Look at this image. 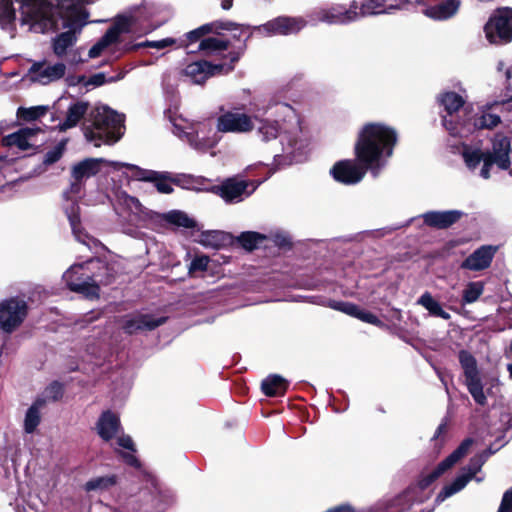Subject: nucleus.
<instances>
[{
  "label": "nucleus",
  "instance_id": "nucleus-1",
  "mask_svg": "<svg viewBox=\"0 0 512 512\" xmlns=\"http://www.w3.org/2000/svg\"><path fill=\"white\" fill-rule=\"evenodd\" d=\"M276 120H260L257 135L264 142L279 139L281 152L274 154L277 165H289L305 159L307 141L302 137L299 117L287 103L275 105Z\"/></svg>",
  "mask_w": 512,
  "mask_h": 512
},
{
  "label": "nucleus",
  "instance_id": "nucleus-2",
  "mask_svg": "<svg viewBox=\"0 0 512 512\" xmlns=\"http://www.w3.org/2000/svg\"><path fill=\"white\" fill-rule=\"evenodd\" d=\"M396 130L381 122L363 125L357 134L354 151L357 160L378 177L392 156L397 143Z\"/></svg>",
  "mask_w": 512,
  "mask_h": 512
},
{
  "label": "nucleus",
  "instance_id": "nucleus-3",
  "mask_svg": "<svg viewBox=\"0 0 512 512\" xmlns=\"http://www.w3.org/2000/svg\"><path fill=\"white\" fill-rule=\"evenodd\" d=\"M63 281L73 292L87 298L99 296L100 286L108 285L114 279L113 269L100 259L70 266L63 274Z\"/></svg>",
  "mask_w": 512,
  "mask_h": 512
},
{
  "label": "nucleus",
  "instance_id": "nucleus-4",
  "mask_svg": "<svg viewBox=\"0 0 512 512\" xmlns=\"http://www.w3.org/2000/svg\"><path fill=\"white\" fill-rule=\"evenodd\" d=\"M89 122L90 124L83 128L84 136L95 147L102 144H113L123 134V115L107 106L95 107L90 114Z\"/></svg>",
  "mask_w": 512,
  "mask_h": 512
},
{
  "label": "nucleus",
  "instance_id": "nucleus-5",
  "mask_svg": "<svg viewBox=\"0 0 512 512\" xmlns=\"http://www.w3.org/2000/svg\"><path fill=\"white\" fill-rule=\"evenodd\" d=\"M96 428L99 436L105 441H109L117 436L118 446L127 450L126 452H121L124 461L130 466L136 468L140 467V463L134 455L135 446L131 437L128 435H118L120 431V421L116 414L111 411L103 412L98 419Z\"/></svg>",
  "mask_w": 512,
  "mask_h": 512
},
{
  "label": "nucleus",
  "instance_id": "nucleus-6",
  "mask_svg": "<svg viewBox=\"0 0 512 512\" xmlns=\"http://www.w3.org/2000/svg\"><path fill=\"white\" fill-rule=\"evenodd\" d=\"M358 8L356 1H352L348 7L343 4H333L314 9L308 14V18L313 25L320 22L329 25H347L359 20Z\"/></svg>",
  "mask_w": 512,
  "mask_h": 512
},
{
  "label": "nucleus",
  "instance_id": "nucleus-7",
  "mask_svg": "<svg viewBox=\"0 0 512 512\" xmlns=\"http://www.w3.org/2000/svg\"><path fill=\"white\" fill-rule=\"evenodd\" d=\"M491 150L486 152L484 165L480 170V176L484 179L490 177V168L496 165L501 170H507L511 165V141L503 133H496L491 140Z\"/></svg>",
  "mask_w": 512,
  "mask_h": 512
},
{
  "label": "nucleus",
  "instance_id": "nucleus-8",
  "mask_svg": "<svg viewBox=\"0 0 512 512\" xmlns=\"http://www.w3.org/2000/svg\"><path fill=\"white\" fill-rule=\"evenodd\" d=\"M127 163L108 161L103 158H86L72 166L71 175L74 183L71 185V192L78 194L81 190L80 183L96 175L103 167H110L114 170L126 169Z\"/></svg>",
  "mask_w": 512,
  "mask_h": 512
},
{
  "label": "nucleus",
  "instance_id": "nucleus-9",
  "mask_svg": "<svg viewBox=\"0 0 512 512\" xmlns=\"http://www.w3.org/2000/svg\"><path fill=\"white\" fill-rule=\"evenodd\" d=\"M485 34L492 44H504L512 40V9L500 8L485 25Z\"/></svg>",
  "mask_w": 512,
  "mask_h": 512
},
{
  "label": "nucleus",
  "instance_id": "nucleus-10",
  "mask_svg": "<svg viewBox=\"0 0 512 512\" xmlns=\"http://www.w3.org/2000/svg\"><path fill=\"white\" fill-rule=\"evenodd\" d=\"M28 307L26 301L20 298H9L0 302V330L12 333L24 321Z\"/></svg>",
  "mask_w": 512,
  "mask_h": 512
},
{
  "label": "nucleus",
  "instance_id": "nucleus-11",
  "mask_svg": "<svg viewBox=\"0 0 512 512\" xmlns=\"http://www.w3.org/2000/svg\"><path fill=\"white\" fill-rule=\"evenodd\" d=\"M45 131L40 127H24L2 138L3 146L20 151L36 150L45 142Z\"/></svg>",
  "mask_w": 512,
  "mask_h": 512
},
{
  "label": "nucleus",
  "instance_id": "nucleus-12",
  "mask_svg": "<svg viewBox=\"0 0 512 512\" xmlns=\"http://www.w3.org/2000/svg\"><path fill=\"white\" fill-rule=\"evenodd\" d=\"M490 454V451H484L483 453L474 456L470 460L467 468L464 469V471L458 477H456L453 482L443 487V489L437 495L436 500L438 502H443L447 498L461 491L467 485V483L481 470V467L490 456Z\"/></svg>",
  "mask_w": 512,
  "mask_h": 512
},
{
  "label": "nucleus",
  "instance_id": "nucleus-13",
  "mask_svg": "<svg viewBox=\"0 0 512 512\" xmlns=\"http://www.w3.org/2000/svg\"><path fill=\"white\" fill-rule=\"evenodd\" d=\"M257 188L253 181L236 177L227 178L220 185L213 187V192L226 203H239L249 197Z\"/></svg>",
  "mask_w": 512,
  "mask_h": 512
},
{
  "label": "nucleus",
  "instance_id": "nucleus-14",
  "mask_svg": "<svg viewBox=\"0 0 512 512\" xmlns=\"http://www.w3.org/2000/svg\"><path fill=\"white\" fill-rule=\"evenodd\" d=\"M161 10L162 8L154 2L145 1L139 7L132 9L128 15L118 17L116 21L126 23L125 33L130 32L135 26L151 31L160 25V23L150 24V21L159 15Z\"/></svg>",
  "mask_w": 512,
  "mask_h": 512
},
{
  "label": "nucleus",
  "instance_id": "nucleus-15",
  "mask_svg": "<svg viewBox=\"0 0 512 512\" xmlns=\"http://www.w3.org/2000/svg\"><path fill=\"white\" fill-rule=\"evenodd\" d=\"M307 24L308 21L303 17L279 16L254 29L267 37L287 36L300 32Z\"/></svg>",
  "mask_w": 512,
  "mask_h": 512
},
{
  "label": "nucleus",
  "instance_id": "nucleus-16",
  "mask_svg": "<svg viewBox=\"0 0 512 512\" xmlns=\"http://www.w3.org/2000/svg\"><path fill=\"white\" fill-rule=\"evenodd\" d=\"M254 129L253 117L244 113L221 110L216 120V130L220 133H249Z\"/></svg>",
  "mask_w": 512,
  "mask_h": 512
},
{
  "label": "nucleus",
  "instance_id": "nucleus-17",
  "mask_svg": "<svg viewBox=\"0 0 512 512\" xmlns=\"http://www.w3.org/2000/svg\"><path fill=\"white\" fill-rule=\"evenodd\" d=\"M66 70V64L63 62H35L28 70V77L32 82L47 85L62 79Z\"/></svg>",
  "mask_w": 512,
  "mask_h": 512
},
{
  "label": "nucleus",
  "instance_id": "nucleus-18",
  "mask_svg": "<svg viewBox=\"0 0 512 512\" xmlns=\"http://www.w3.org/2000/svg\"><path fill=\"white\" fill-rule=\"evenodd\" d=\"M233 70L232 64H210L207 61H196L188 64L184 75L194 84H202L209 77L218 74H227Z\"/></svg>",
  "mask_w": 512,
  "mask_h": 512
},
{
  "label": "nucleus",
  "instance_id": "nucleus-19",
  "mask_svg": "<svg viewBox=\"0 0 512 512\" xmlns=\"http://www.w3.org/2000/svg\"><path fill=\"white\" fill-rule=\"evenodd\" d=\"M369 169L355 160H342L334 164L331 169L333 178L341 183L352 185L360 182Z\"/></svg>",
  "mask_w": 512,
  "mask_h": 512
},
{
  "label": "nucleus",
  "instance_id": "nucleus-20",
  "mask_svg": "<svg viewBox=\"0 0 512 512\" xmlns=\"http://www.w3.org/2000/svg\"><path fill=\"white\" fill-rule=\"evenodd\" d=\"M126 170L130 172L128 176L135 180L154 182L155 187L160 193L170 194L173 192V187L170 183L171 176L168 172L146 170L128 163Z\"/></svg>",
  "mask_w": 512,
  "mask_h": 512
},
{
  "label": "nucleus",
  "instance_id": "nucleus-21",
  "mask_svg": "<svg viewBox=\"0 0 512 512\" xmlns=\"http://www.w3.org/2000/svg\"><path fill=\"white\" fill-rule=\"evenodd\" d=\"M425 0H394V3L386 5L384 0H363L358 8L359 19L361 17L391 14L396 10L407 8L408 5L414 3H423Z\"/></svg>",
  "mask_w": 512,
  "mask_h": 512
},
{
  "label": "nucleus",
  "instance_id": "nucleus-22",
  "mask_svg": "<svg viewBox=\"0 0 512 512\" xmlns=\"http://www.w3.org/2000/svg\"><path fill=\"white\" fill-rule=\"evenodd\" d=\"M64 196L67 199V204L65 205V213L70 222L71 229L75 238L82 244L86 245L89 249H92L93 247L97 246V241L86 233L82 232L79 218V206L75 203L74 200L68 197V193H65Z\"/></svg>",
  "mask_w": 512,
  "mask_h": 512
},
{
  "label": "nucleus",
  "instance_id": "nucleus-23",
  "mask_svg": "<svg viewBox=\"0 0 512 512\" xmlns=\"http://www.w3.org/2000/svg\"><path fill=\"white\" fill-rule=\"evenodd\" d=\"M496 251L495 246L483 245L462 262L461 268L471 271L484 270L490 266Z\"/></svg>",
  "mask_w": 512,
  "mask_h": 512
},
{
  "label": "nucleus",
  "instance_id": "nucleus-24",
  "mask_svg": "<svg viewBox=\"0 0 512 512\" xmlns=\"http://www.w3.org/2000/svg\"><path fill=\"white\" fill-rule=\"evenodd\" d=\"M126 23L124 21H116L106 33L95 43L89 50V58H96L100 56L108 47L116 43L119 36L125 33Z\"/></svg>",
  "mask_w": 512,
  "mask_h": 512
},
{
  "label": "nucleus",
  "instance_id": "nucleus-25",
  "mask_svg": "<svg viewBox=\"0 0 512 512\" xmlns=\"http://www.w3.org/2000/svg\"><path fill=\"white\" fill-rule=\"evenodd\" d=\"M165 321V317L155 318L149 314H137L125 320L123 329L129 334H133L139 331L153 330L164 324Z\"/></svg>",
  "mask_w": 512,
  "mask_h": 512
},
{
  "label": "nucleus",
  "instance_id": "nucleus-26",
  "mask_svg": "<svg viewBox=\"0 0 512 512\" xmlns=\"http://www.w3.org/2000/svg\"><path fill=\"white\" fill-rule=\"evenodd\" d=\"M463 214L460 210L430 211L423 214V220L428 226L445 229L459 221Z\"/></svg>",
  "mask_w": 512,
  "mask_h": 512
},
{
  "label": "nucleus",
  "instance_id": "nucleus-27",
  "mask_svg": "<svg viewBox=\"0 0 512 512\" xmlns=\"http://www.w3.org/2000/svg\"><path fill=\"white\" fill-rule=\"evenodd\" d=\"M460 5V0H446L438 5L427 7L423 13L433 20L444 21L453 17Z\"/></svg>",
  "mask_w": 512,
  "mask_h": 512
},
{
  "label": "nucleus",
  "instance_id": "nucleus-28",
  "mask_svg": "<svg viewBox=\"0 0 512 512\" xmlns=\"http://www.w3.org/2000/svg\"><path fill=\"white\" fill-rule=\"evenodd\" d=\"M88 108L89 104L85 101L72 103L67 109L65 119L58 125L59 130L66 131L77 126L80 120L86 115Z\"/></svg>",
  "mask_w": 512,
  "mask_h": 512
},
{
  "label": "nucleus",
  "instance_id": "nucleus-29",
  "mask_svg": "<svg viewBox=\"0 0 512 512\" xmlns=\"http://www.w3.org/2000/svg\"><path fill=\"white\" fill-rule=\"evenodd\" d=\"M471 445H472L471 439L464 440L453 453H451L445 460H443L437 466V468L431 474V481L438 478L446 470H448L455 463H457L464 455H466V453L468 452Z\"/></svg>",
  "mask_w": 512,
  "mask_h": 512
},
{
  "label": "nucleus",
  "instance_id": "nucleus-30",
  "mask_svg": "<svg viewBox=\"0 0 512 512\" xmlns=\"http://www.w3.org/2000/svg\"><path fill=\"white\" fill-rule=\"evenodd\" d=\"M235 25L230 21H214L204 24L186 34L190 42H195L209 33L219 34V29H232Z\"/></svg>",
  "mask_w": 512,
  "mask_h": 512
},
{
  "label": "nucleus",
  "instance_id": "nucleus-31",
  "mask_svg": "<svg viewBox=\"0 0 512 512\" xmlns=\"http://www.w3.org/2000/svg\"><path fill=\"white\" fill-rule=\"evenodd\" d=\"M189 144L196 150L206 151L216 145L217 139L209 136L205 127H199L197 130L187 134Z\"/></svg>",
  "mask_w": 512,
  "mask_h": 512
},
{
  "label": "nucleus",
  "instance_id": "nucleus-32",
  "mask_svg": "<svg viewBox=\"0 0 512 512\" xmlns=\"http://www.w3.org/2000/svg\"><path fill=\"white\" fill-rule=\"evenodd\" d=\"M118 202L121 206L130 211L131 221L134 223H137L147 214L140 201L125 192H121L118 195Z\"/></svg>",
  "mask_w": 512,
  "mask_h": 512
},
{
  "label": "nucleus",
  "instance_id": "nucleus-33",
  "mask_svg": "<svg viewBox=\"0 0 512 512\" xmlns=\"http://www.w3.org/2000/svg\"><path fill=\"white\" fill-rule=\"evenodd\" d=\"M288 387V382L282 376L274 374L266 377L261 384L262 391L267 396L283 395Z\"/></svg>",
  "mask_w": 512,
  "mask_h": 512
},
{
  "label": "nucleus",
  "instance_id": "nucleus-34",
  "mask_svg": "<svg viewBox=\"0 0 512 512\" xmlns=\"http://www.w3.org/2000/svg\"><path fill=\"white\" fill-rule=\"evenodd\" d=\"M45 405V400L38 398L27 410L24 419V430L26 433H33L41 421L40 410Z\"/></svg>",
  "mask_w": 512,
  "mask_h": 512
},
{
  "label": "nucleus",
  "instance_id": "nucleus-35",
  "mask_svg": "<svg viewBox=\"0 0 512 512\" xmlns=\"http://www.w3.org/2000/svg\"><path fill=\"white\" fill-rule=\"evenodd\" d=\"M417 304L424 307L432 316L440 317L444 320L450 319V314L442 308L441 304L429 292L422 294L417 300Z\"/></svg>",
  "mask_w": 512,
  "mask_h": 512
},
{
  "label": "nucleus",
  "instance_id": "nucleus-36",
  "mask_svg": "<svg viewBox=\"0 0 512 512\" xmlns=\"http://www.w3.org/2000/svg\"><path fill=\"white\" fill-rule=\"evenodd\" d=\"M229 42L219 37H208L199 44V50L206 56L218 55L227 50Z\"/></svg>",
  "mask_w": 512,
  "mask_h": 512
},
{
  "label": "nucleus",
  "instance_id": "nucleus-37",
  "mask_svg": "<svg viewBox=\"0 0 512 512\" xmlns=\"http://www.w3.org/2000/svg\"><path fill=\"white\" fill-rule=\"evenodd\" d=\"M439 101L447 112V115L452 117L453 113L457 112L464 104L463 98L455 92L443 93Z\"/></svg>",
  "mask_w": 512,
  "mask_h": 512
},
{
  "label": "nucleus",
  "instance_id": "nucleus-38",
  "mask_svg": "<svg viewBox=\"0 0 512 512\" xmlns=\"http://www.w3.org/2000/svg\"><path fill=\"white\" fill-rule=\"evenodd\" d=\"M49 107L45 105L32 106V107H19L17 109V118L26 122H31L40 119L48 112Z\"/></svg>",
  "mask_w": 512,
  "mask_h": 512
},
{
  "label": "nucleus",
  "instance_id": "nucleus-39",
  "mask_svg": "<svg viewBox=\"0 0 512 512\" xmlns=\"http://www.w3.org/2000/svg\"><path fill=\"white\" fill-rule=\"evenodd\" d=\"M462 156H463L466 166L470 170H475L481 162L484 163V158L486 156V152H483L479 148H472L469 146H464L463 151H462Z\"/></svg>",
  "mask_w": 512,
  "mask_h": 512
},
{
  "label": "nucleus",
  "instance_id": "nucleus-40",
  "mask_svg": "<svg viewBox=\"0 0 512 512\" xmlns=\"http://www.w3.org/2000/svg\"><path fill=\"white\" fill-rule=\"evenodd\" d=\"M459 362L464 370L465 380L473 379L479 376L475 358L467 351H460Z\"/></svg>",
  "mask_w": 512,
  "mask_h": 512
},
{
  "label": "nucleus",
  "instance_id": "nucleus-41",
  "mask_svg": "<svg viewBox=\"0 0 512 512\" xmlns=\"http://www.w3.org/2000/svg\"><path fill=\"white\" fill-rule=\"evenodd\" d=\"M500 117L491 113L489 109H483L474 119V127L478 129H492L500 123Z\"/></svg>",
  "mask_w": 512,
  "mask_h": 512
},
{
  "label": "nucleus",
  "instance_id": "nucleus-42",
  "mask_svg": "<svg viewBox=\"0 0 512 512\" xmlns=\"http://www.w3.org/2000/svg\"><path fill=\"white\" fill-rule=\"evenodd\" d=\"M484 291V283L481 281L469 282L462 293L463 304L476 302Z\"/></svg>",
  "mask_w": 512,
  "mask_h": 512
},
{
  "label": "nucleus",
  "instance_id": "nucleus-43",
  "mask_svg": "<svg viewBox=\"0 0 512 512\" xmlns=\"http://www.w3.org/2000/svg\"><path fill=\"white\" fill-rule=\"evenodd\" d=\"M164 219L173 225L184 227V228H193L195 227V221L190 218L185 212L179 210H173L164 215Z\"/></svg>",
  "mask_w": 512,
  "mask_h": 512
},
{
  "label": "nucleus",
  "instance_id": "nucleus-44",
  "mask_svg": "<svg viewBox=\"0 0 512 512\" xmlns=\"http://www.w3.org/2000/svg\"><path fill=\"white\" fill-rule=\"evenodd\" d=\"M267 240V236L258 232H243L239 237L238 241L246 250H253L258 248L264 241Z\"/></svg>",
  "mask_w": 512,
  "mask_h": 512
},
{
  "label": "nucleus",
  "instance_id": "nucleus-45",
  "mask_svg": "<svg viewBox=\"0 0 512 512\" xmlns=\"http://www.w3.org/2000/svg\"><path fill=\"white\" fill-rule=\"evenodd\" d=\"M465 383L474 401L479 405H485L487 399L483 391V386L479 376L473 379L465 380Z\"/></svg>",
  "mask_w": 512,
  "mask_h": 512
},
{
  "label": "nucleus",
  "instance_id": "nucleus-46",
  "mask_svg": "<svg viewBox=\"0 0 512 512\" xmlns=\"http://www.w3.org/2000/svg\"><path fill=\"white\" fill-rule=\"evenodd\" d=\"M116 478L115 476H101L94 479H91L85 484L86 491H101L108 489L109 487L115 485Z\"/></svg>",
  "mask_w": 512,
  "mask_h": 512
},
{
  "label": "nucleus",
  "instance_id": "nucleus-47",
  "mask_svg": "<svg viewBox=\"0 0 512 512\" xmlns=\"http://www.w3.org/2000/svg\"><path fill=\"white\" fill-rule=\"evenodd\" d=\"M328 306L334 310L343 312L349 316H356V313L358 312V306L345 301H330Z\"/></svg>",
  "mask_w": 512,
  "mask_h": 512
},
{
  "label": "nucleus",
  "instance_id": "nucleus-48",
  "mask_svg": "<svg viewBox=\"0 0 512 512\" xmlns=\"http://www.w3.org/2000/svg\"><path fill=\"white\" fill-rule=\"evenodd\" d=\"M175 44H176V40L174 38L168 37V38H164V39H161V40L145 41V42L137 44L134 47L135 48L150 47V48H155V49H158V50H162V49H166L168 47H171V46H173Z\"/></svg>",
  "mask_w": 512,
  "mask_h": 512
},
{
  "label": "nucleus",
  "instance_id": "nucleus-49",
  "mask_svg": "<svg viewBox=\"0 0 512 512\" xmlns=\"http://www.w3.org/2000/svg\"><path fill=\"white\" fill-rule=\"evenodd\" d=\"M66 141L59 142L53 149L48 151L44 157L45 164H53L57 162L63 155Z\"/></svg>",
  "mask_w": 512,
  "mask_h": 512
},
{
  "label": "nucleus",
  "instance_id": "nucleus-50",
  "mask_svg": "<svg viewBox=\"0 0 512 512\" xmlns=\"http://www.w3.org/2000/svg\"><path fill=\"white\" fill-rule=\"evenodd\" d=\"M221 240V234L217 231H211L201 234L200 243L206 247L216 248Z\"/></svg>",
  "mask_w": 512,
  "mask_h": 512
},
{
  "label": "nucleus",
  "instance_id": "nucleus-51",
  "mask_svg": "<svg viewBox=\"0 0 512 512\" xmlns=\"http://www.w3.org/2000/svg\"><path fill=\"white\" fill-rule=\"evenodd\" d=\"M62 396V386L54 382L50 384L44 391V397L42 398L45 400V403L47 401H56Z\"/></svg>",
  "mask_w": 512,
  "mask_h": 512
},
{
  "label": "nucleus",
  "instance_id": "nucleus-52",
  "mask_svg": "<svg viewBox=\"0 0 512 512\" xmlns=\"http://www.w3.org/2000/svg\"><path fill=\"white\" fill-rule=\"evenodd\" d=\"M209 258L207 256H199L192 260L189 266V271H204L207 269Z\"/></svg>",
  "mask_w": 512,
  "mask_h": 512
},
{
  "label": "nucleus",
  "instance_id": "nucleus-53",
  "mask_svg": "<svg viewBox=\"0 0 512 512\" xmlns=\"http://www.w3.org/2000/svg\"><path fill=\"white\" fill-rule=\"evenodd\" d=\"M235 26L232 29H226L227 31L233 32V38L240 40L242 36L246 34L245 40L248 39L251 36V32L249 31V26L239 25L236 23H233ZM222 29H219V32Z\"/></svg>",
  "mask_w": 512,
  "mask_h": 512
},
{
  "label": "nucleus",
  "instance_id": "nucleus-54",
  "mask_svg": "<svg viewBox=\"0 0 512 512\" xmlns=\"http://www.w3.org/2000/svg\"><path fill=\"white\" fill-rule=\"evenodd\" d=\"M497 512H512V487L504 493Z\"/></svg>",
  "mask_w": 512,
  "mask_h": 512
},
{
  "label": "nucleus",
  "instance_id": "nucleus-55",
  "mask_svg": "<svg viewBox=\"0 0 512 512\" xmlns=\"http://www.w3.org/2000/svg\"><path fill=\"white\" fill-rule=\"evenodd\" d=\"M355 318H358L366 323L374 324V325H380L381 321L378 319L377 316L374 314L363 311L360 308H358V312L356 313Z\"/></svg>",
  "mask_w": 512,
  "mask_h": 512
},
{
  "label": "nucleus",
  "instance_id": "nucleus-56",
  "mask_svg": "<svg viewBox=\"0 0 512 512\" xmlns=\"http://www.w3.org/2000/svg\"><path fill=\"white\" fill-rule=\"evenodd\" d=\"M267 240H270L279 247H285L290 244L288 236L283 233H275L269 237L267 236Z\"/></svg>",
  "mask_w": 512,
  "mask_h": 512
},
{
  "label": "nucleus",
  "instance_id": "nucleus-57",
  "mask_svg": "<svg viewBox=\"0 0 512 512\" xmlns=\"http://www.w3.org/2000/svg\"><path fill=\"white\" fill-rule=\"evenodd\" d=\"M106 82V77L104 73H97L93 76H91L86 82L85 85H92V86H101Z\"/></svg>",
  "mask_w": 512,
  "mask_h": 512
},
{
  "label": "nucleus",
  "instance_id": "nucleus-58",
  "mask_svg": "<svg viewBox=\"0 0 512 512\" xmlns=\"http://www.w3.org/2000/svg\"><path fill=\"white\" fill-rule=\"evenodd\" d=\"M443 125L446 127V129L450 132L451 135H458L460 134V131L457 129V127L453 124L452 119H448V116H443Z\"/></svg>",
  "mask_w": 512,
  "mask_h": 512
},
{
  "label": "nucleus",
  "instance_id": "nucleus-59",
  "mask_svg": "<svg viewBox=\"0 0 512 512\" xmlns=\"http://www.w3.org/2000/svg\"><path fill=\"white\" fill-rule=\"evenodd\" d=\"M221 5H222L223 9L228 10L232 6V1L231 0H224Z\"/></svg>",
  "mask_w": 512,
  "mask_h": 512
},
{
  "label": "nucleus",
  "instance_id": "nucleus-60",
  "mask_svg": "<svg viewBox=\"0 0 512 512\" xmlns=\"http://www.w3.org/2000/svg\"><path fill=\"white\" fill-rule=\"evenodd\" d=\"M507 369H508V371H509L510 377L512 378V363H509V364L507 365Z\"/></svg>",
  "mask_w": 512,
  "mask_h": 512
},
{
  "label": "nucleus",
  "instance_id": "nucleus-61",
  "mask_svg": "<svg viewBox=\"0 0 512 512\" xmlns=\"http://www.w3.org/2000/svg\"><path fill=\"white\" fill-rule=\"evenodd\" d=\"M444 429V425H440L437 429V435H439Z\"/></svg>",
  "mask_w": 512,
  "mask_h": 512
},
{
  "label": "nucleus",
  "instance_id": "nucleus-62",
  "mask_svg": "<svg viewBox=\"0 0 512 512\" xmlns=\"http://www.w3.org/2000/svg\"><path fill=\"white\" fill-rule=\"evenodd\" d=\"M507 77H508V78H511V77H512V69H509V70L507 71Z\"/></svg>",
  "mask_w": 512,
  "mask_h": 512
},
{
  "label": "nucleus",
  "instance_id": "nucleus-63",
  "mask_svg": "<svg viewBox=\"0 0 512 512\" xmlns=\"http://www.w3.org/2000/svg\"><path fill=\"white\" fill-rule=\"evenodd\" d=\"M510 174L512 175V171L510 172Z\"/></svg>",
  "mask_w": 512,
  "mask_h": 512
}]
</instances>
